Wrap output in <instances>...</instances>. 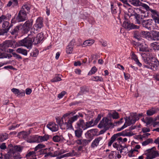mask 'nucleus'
Masks as SVG:
<instances>
[{
  "label": "nucleus",
  "mask_w": 159,
  "mask_h": 159,
  "mask_svg": "<svg viewBox=\"0 0 159 159\" xmlns=\"http://www.w3.org/2000/svg\"><path fill=\"white\" fill-rule=\"evenodd\" d=\"M150 11L151 12V16L152 19L159 16V13L156 10L151 9Z\"/></svg>",
  "instance_id": "33"
},
{
  "label": "nucleus",
  "mask_w": 159,
  "mask_h": 159,
  "mask_svg": "<svg viewBox=\"0 0 159 159\" xmlns=\"http://www.w3.org/2000/svg\"><path fill=\"white\" fill-rule=\"evenodd\" d=\"M14 152L10 151L4 155V159H13L14 157Z\"/></svg>",
  "instance_id": "25"
},
{
  "label": "nucleus",
  "mask_w": 159,
  "mask_h": 159,
  "mask_svg": "<svg viewBox=\"0 0 159 159\" xmlns=\"http://www.w3.org/2000/svg\"><path fill=\"white\" fill-rule=\"evenodd\" d=\"M94 43L93 40H87L84 41L82 44L83 47L92 45Z\"/></svg>",
  "instance_id": "36"
},
{
  "label": "nucleus",
  "mask_w": 159,
  "mask_h": 159,
  "mask_svg": "<svg viewBox=\"0 0 159 159\" xmlns=\"http://www.w3.org/2000/svg\"><path fill=\"white\" fill-rule=\"evenodd\" d=\"M149 65L151 68L153 70H156L159 67V62L156 58H153L152 61H149Z\"/></svg>",
  "instance_id": "14"
},
{
  "label": "nucleus",
  "mask_w": 159,
  "mask_h": 159,
  "mask_svg": "<svg viewBox=\"0 0 159 159\" xmlns=\"http://www.w3.org/2000/svg\"><path fill=\"white\" fill-rule=\"evenodd\" d=\"M37 37L38 39H39V41L41 42V41H42L43 39V33H40L38 34L37 35Z\"/></svg>",
  "instance_id": "50"
},
{
  "label": "nucleus",
  "mask_w": 159,
  "mask_h": 159,
  "mask_svg": "<svg viewBox=\"0 0 159 159\" xmlns=\"http://www.w3.org/2000/svg\"><path fill=\"white\" fill-rule=\"evenodd\" d=\"M151 34L150 35L148 34V39L155 41H159V31L153 30L151 31Z\"/></svg>",
  "instance_id": "11"
},
{
  "label": "nucleus",
  "mask_w": 159,
  "mask_h": 159,
  "mask_svg": "<svg viewBox=\"0 0 159 159\" xmlns=\"http://www.w3.org/2000/svg\"><path fill=\"white\" fill-rule=\"evenodd\" d=\"M152 22L153 20L151 19L144 20L142 21L141 24L143 27L148 30H151Z\"/></svg>",
  "instance_id": "16"
},
{
  "label": "nucleus",
  "mask_w": 159,
  "mask_h": 159,
  "mask_svg": "<svg viewBox=\"0 0 159 159\" xmlns=\"http://www.w3.org/2000/svg\"><path fill=\"white\" fill-rule=\"evenodd\" d=\"M11 90L12 92L17 95L20 92V90L18 89L15 88L12 89Z\"/></svg>",
  "instance_id": "61"
},
{
  "label": "nucleus",
  "mask_w": 159,
  "mask_h": 159,
  "mask_svg": "<svg viewBox=\"0 0 159 159\" xmlns=\"http://www.w3.org/2000/svg\"><path fill=\"white\" fill-rule=\"evenodd\" d=\"M43 26V19L39 17L37 19L36 23L34 25L33 27L34 28H36L37 30L38 29H41Z\"/></svg>",
  "instance_id": "18"
},
{
  "label": "nucleus",
  "mask_w": 159,
  "mask_h": 159,
  "mask_svg": "<svg viewBox=\"0 0 159 159\" xmlns=\"http://www.w3.org/2000/svg\"><path fill=\"white\" fill-rule=\"evenodd\" d=\"M61 75L60 74L58 75L57 76H56L54 78L51 80V81L52 82H57L60 81L61 80Z\"/></svg>",
  "instance_id": "41"
},
{
  "label": "nucleus",
  "mask_w": 159,
  "mask_h": 159,
  "mask_svg": "<svg viewBox=\"0 0 159 159\" xmlns=\"http://www.w3.org/2000/svg\"><path fill=\"white\" fill-rule=\"evenodd\" d=\"M35 151L30 152L26 155V157L28 159H36Z\"/></svg>",
  "instance_id": "23"
},
{
  "label": "nucleus",
  "mask_w": 159,
  "mask_h": 159,
  "mask_svg": "<svg viewBox=\"0 0 159 159\" xmlns=\"http://www.w3.org/2000/svg\"><path fill=\"white\" fill-rule=\"evenodd\" d=\"M154 148H155L154 147L147 150L145 152V154L147 157L145 159H152L158 156V152L153 149Z\"/></svg>",
  "instance_id": "3"
},
{
  "label": "nucleus",
  "mask_w": 159,
  "mask_h": 159,
  "mask_svg": "<svg viewBox=\"0 0 159 159\" xmlns=\"http://www.w3.org/2000/svg\"><path fill=\"white\" fill-rule=\"evenodd\" d=\"M49 138V136L48 135L45 134L43 136H40V142L43 141H47Z\"/></svg>",
  "instance_id": "37"
},
{
  "label": "nucleus",
  "mask_w": 159,
  "mask_h": 159,
  "mask_svg": "<svg viewBox=\"0 0 159 159\" xmlns=\"http://www.w3.org/2000/svg\"><path fill=\"white\" fill-rule=\"evenodd\" d=\"M142 6L144 7L147 11H150L151 8H150L146 4L143 3L142 5Z\"/></svg>",
  "instance_id": "60"
},
{
  "label": "nucleus",
  "mask_w": 159,
  "mask_h": 159,
  "mask_svg": "<svg viewBox=\"0 0 159 159\" xmlns=\"http://www.w3.org/2000/svg\"><path fill=\"white\" fill-rule=\"evenodd\" d=\"M16 46L18 47L24 46L29 48L32 46V40L30 38L28 37L25 38L16 43Z\"/></svg>",
  "instance_id": "2"
},
{
  "label": "nucleus",
  "mask_w": 159,
  "mask_h": 159,
  "mask_svg": "<svg viewBox=\"0 0 159 159\" xmlns=\"http://www.w3.org/2000/svg\"><path fill=\"white\" fill-rule=\"evenodd\" d=\"M14 149L16 151L19 152H21L22 150L21 147L18 146H15Z\"/></svg>",
  "instance_id": "63"
},
{
  "label": "nucleus",
  "mask_w": 159,
  "mask_h": 159,
  "mask_svg": "<svg viewBox=\"0 0 159 159\" xmlns=\"http://www.w3.org/2000/svg\"><path fill=\"white\" fill-rule=\"evenodd\" d=\"M153 142V140L151 139H148L146 141H145L143 142L142 143V145L143 146H145L149 144L150 143H152Z\"/></svg>",
  "instance_id": "44"
},
{
  "label": "nucleus",
  "mask_w": 159,
  "mask_h": 159,
  "mask_svg": "<svg viewBox=\"0 0 159 159\" xmlns=\"http://www.w3.org/2000/svg\"><path fill=\"white\" fill-rule=\"evenodd\" d=\"M21 25H20L16 26L15 28L11 31L10 33L12 35L15 36L16 37L18 35V34L19 32L20 28L21 27Z\"/></svg>",
  "instance_id": "22"
},
{
  "label": "nucleus",
  "mask_w": 159,
  "mask_h": 159,
  "mask_svg": "<svg viewBox=\"0 0 159 159\" xmlns=\"http://www.w3.org/2000/svg\"><path fill=\"white\" fill-rule=\"evenodd\" d=\"M156 113V111L155 110H148L147 114L148 116H151Z\"/></svg>",
  "instance_id": "48"
},
{
  "label": "nucleus",
  "mask_w": 159,
  "mask_h": 159,
  "mask_svg": "<svg viewBox=\"0 0 159 159\" xmlns=\"http://www.w3.org/2000/svg\"><path fill=\"white\" fill-rule=\"evenodd\" d=\"M94 81H103V79L101 77L98 76H96L94 77Z\"/></svg>",
  "instance_id": "55"
},
{
  "label": "nucleus",
  "mask_w": 159,
  "mask_h": 159,
  "mask_svg": "<svg viewBox=\"0 0 159 159\" xmlns=\"http://www.w3.org/2000/svg\"><path fill=\"white\" fill-rule=\"evenodd\" d=\"M91 141V139H83L82 140V145L84 146H85L88 144Z\"/></svg>",
  "instance_id": "45"
},
{
  "label": "nucleus",
  "mask_w": 159,
  "mask_h": 159,
  "mask_svg": "<svg viewBox=\"0 0 159 159\" xmlns=\"http://www.w3.org/2000/svg\"><path fill=\"white\" fill-rule=\"evenodd\" d=\"M27 14L20 10L16 18L17 21L18 22H20L26 20L27 19Z\"/></svg>",
  "instance_id": "12"
},
{
  "label": "nucleus",
  "mask_w": 159,
  "mask_h": 159,
  "mask_svg": "<svg viewBox=\"0 0 159 159\" xmlns=\"http://www.w3.org/2000/svg\"><path fill=\"white\" fill-rule=\"evenodd\" d=\"M136 13L135 11L132 8H129L128 10L127 15L129 17L133 16H134Z\"/></svg>",
  "instance_id": "38"
},
{
  "label": "nucleus",
  "mask_w": 159,
  "mask_h": 159,
  "mask_svg": "<svg viewBox=\"0 0 159 159\" xmlns=\"http://www.w3.org/2000/svg\"><path fill=\"white\" fill-rule=\"evenodd\" d=\"M45 147V145H43L42 143H39L35 147L34 150L35 151H37L39 149Z\"/></svg>",
  "instance_id": "51"
},
{
  "label": "nucleus",
  "mask_w": 159,
  "mask_h": 159,
  "mask_svg": "<svg viewBox=\"0 0 159 159\" xmlns=\"http://www.w3.org/2000/svg\"><path fill=\"white\" fill-rule=\"evenodd\" d=\"M93 121V120H91L90 121L86 122L85 123V128L86 129L89 127L94 125Z\"/></svg>",
  "instance_id": "43"
},
{
  "label": "nucleus",
  "mask_w": 159,
  "mask_h": 159,
  "mask_svg": "<svg viewBox=\"0 0 159 159\" xmlns=\"http://www.w3.org/2000/svg\"><path fill=\"white\" fill-rule=\"evenodd\" d=\"M111 124L112 123L109 122V121L107 118H103L98 125V127L100 128H104L108 129Z\"/></svg>",
  "instance_id": "4"
},
{
  "label": "nucleus",
  "mask_w": 159,
  "mask_h": 159,
  "mask_svg": "<svg viewBox=\"0 0 159 159\" xmlns=\"http://www.w3.org/2000/svg\"><path fill=\"white\" fill-rule=\"evenodd\" d=\"M97 70V69L95 66L93 67L91 70L89 72L88 75H91L94 74Z\"/></svg>",
  "instance_id": "47"
},
{
  "label": "nucleus",
  "mask_w": 159,
  "mask_h": 159,
  "mask_svg": "<svg viewBox=\"0 0 159 159\" xmlns=\"http://www.w3.org/2000/svg\"><path fill=\"white\" fill-rule=\"evenodd\" d=\"M75 43V40L74 39H72L70 43L68 46H71L72 47H73H73Z\"/></svg>",
  "instance_id": "62"
},
{
  "label": "nucleus",
  "mask_w": 159,
  "mask_h": 159,
  "mask_svg": "<svg viewBox=\"0 0 159 159\" xmlns=\"http://www.w3.org/2000/svg\"><path fill=\"white\" fill-rule=\"evenodd\" d=\"M134 16L136 19L135 21L137 24H142V21L144 20L143 18V16H140L137 13H136Z\"/></svg>",
  "instance_id": "26"
},
{
  "label": "nucleus",
  "mask_w": 159,
  "mask_h": 159,
  "mask_svg": "<svg viewBox=\"0 0 159 159\" xmlns=\"http://www.w3.org/2000/svg\"><path fill=\"white\" fill-rule=\"evenodd\" d=\"M151 46L155 50H159V43L155 42L152 43L151 44Z\"/></svg>",
  "instance_id": "39"
},
{
  "label": "nucleus",
  "mask_w": 159,
  "mask_h": 159,
  "mask_svg": "<svg viewBox=\"0 0 159 159\" xmlns=\"http://www.w3.org/2000/svg\"><path fill=\"white\" fill-rule=\"evenodd\" d=\"M101 118V116L99 114L98 115L97 118L94 121H93V125H96L98 123L99 120Z\"/></svg>",
  "instance_id": "53"
},
{
  "label": "nucleus",
  "mask_w": 159,
  "mask_h": 159,
  "mask_svg": "<svg viewBox=\"0 0 159 159\" xmlns=\"http://www.w3.org/2000/svg\"><path fill=\"white\" fill-rule=\"evenodd\" d=\"M98 130L94 129L88 130L85 133V136L86 138L91 139L92 140L94 136L98 135Z\"/></svg>",
  "instance_id": "7"
},
{
  "label": "nucleus",
  "mask_w": 159,
  "mask_h": 159,
  "mask_svg": "<svg viewBox=\"0 0 159 159\" xmlns=\"http://www.w3.org/2000/svg\"><path fill=\"white\" fill-rule=\"evenodd\" d=\"M33 20L32 19L26 21L22 26L21 29L25 33H27L32 28Z\"/></svg>",
  "instance_id": "5"
},
{
  "label": "nucleus",
  "mask_w": 159,
  "mask_h": 159,
  "mask_svg": "<svg viewBox=\"0 0 159 159\" xmlns=\"http://www.w3.org/2000/svg\"><path fill=\"white\" fill-rule=\"evenodd\" d=\"M122 26L125 29L129 30H131V23L124 21L123 24Z\"/></svg>",
  "instance_id": "35"
},
{
  "label": "nucleus",
  "mask_w": 159,
  "mask_h": 159,
  "mask_svg": "<svg viewBox=\"0 0 159 159\" xmlns=\"http://www.w3.org/2000/svg\"><path fill=\"white\" fill-rule=\"evenodd\" d=\"M141 56L142 57L143 59V61L146 64H149V61H152L153 58H155L152 57L151 54L147 53H142Z\"/></svg>",
  "instance_id": "8"
},
{
  "label": "nucleus",
  "mask_w": 159,
  "mask_h": 159,
  "mask_svg": "<svg viewBox=\"0 0 159 159\" xmlns=\"http://www.w3.org/2000/svg\"><path fill=\"white\" fill-rule=\"evenodd\" d=\"M33 129L32 128H30V129L29 131H23L18 133L17 136L18 137L20 138L21 137L24 139L26 140L27 141V139H30V138H28V136L29 134L32 132Z\"/></svg>",
  "instance_id": "10"
},
{
  "label": "nucleus",
  "mask_w": 159,
  "mask_h": 159,
  "mask_svg": "<svg viewBox=\"0 0 159 159\" xmlns=\"http://www.w3.org/2000/svg\"><path fill=\"white\" fill-rule=\"evenodd\" d=\"M89 92V89L87 87L84 86L81 87L80 88V91L78 94V95H82Z\"/></svg>",
  "instance_id": "32"
},
{
  "label": "nucleus",
  "mask_w": 159,
  "mask_h": 159,
  "mask_svg": "<svg viewBox=\"0 0 159 159\" xmlns=\"http://www.w3.org/2000/svg\"><path fill=\"white\" fill-rule=\"evenodd\" d=\"M73 47L70 46L68 45L66 48V52L67 54H70L72 53L73 51Z\"/></svg>",
  "instance_id": "42"
},
{
  "label": "nucleus",
  "mask_w": 159,
  "mask_h": 159,
  "mask_svg": "<svg viewBox=\"0 0 159 159\" xmlns=\"http://www.w3.org/2000/svg\"><path fill=\"white\" fill-rule=\"evenodd\" d=\"M112 117L114 119H117L119 118L118 114L116 112H114L112 114Z\"/></svg>",
  "instance_id": "57"
},
{
  "label": "nucleus",
  "mask_w": 159,
  "mask_h": 159,
  "mask_svg": "<svg viewBox=\"0 0 159 159\" xmlns=\"http://www.w3.org/2000/svg\"><path fill=\"white\" fill-rule=\"evenodd\" d=\"M8 138V136L7 134H1L0 135V141L2 142L4 140H6Z\"/></svg>",
  "instance_id": "49"
},
{
  "label": "nucleus",
  "mask_w": 159,
  "mask_h": 159,
  "mask_svg": "<svg viewBox=\"0 0 159 159\" xmlns=\"http://www.w3.org/2000/svg\"><path fill=\"white\" fill-rule=\"evenodd\" d=\"M102 139V138L99 137L96 138L92 142L91 147L92 148H94L95 147H97L99 144L100 141Z\"/></svg>",
  "instance_id": "24"
},
{
  "label": "nucleus",
  "mask_w": 159,
  "mask_h": 159,
  "mask_svg": "<svg viewBox=\"0 0 159 159\" xmlns=\"http://www.w3.org/2000/svg\"><path fill=\"white\" fill-rule=\"evenodd\" d=\"M12 54L14 57L16 58V59L21 60L22 59V57L19 55L16 54L15 52L12 53Z\"/></svg>",
  "instance_id": "52"
},
{
  "label": "nucleus",
  "mask_w": 159,
  "mask_h": 159,
  "mask_svg": "<svg viewBox=\"0 0 159 159\" xmlns=\"http://www.w3.org/2000/svg\"><path fill=\"white\" fill-rule=\"evenodd\" d=\"M129 2L131 4L136 7L141 6L142 4L139 0H129Z\"/></svg>",
  "instance_id": "29"
},
{
  "label": "nucleus",
  "mask_w": 159,
  "mask_h": 159,
  "mask_svg": "<svg viewBox=\"0 0 159 159\" xmlns=\"http://www.w3.org/2000/svg\"><path fill=\"white\" fill-rule=\"evenodd\" d=\"M16 52L20 54H21L24 55L26 56L27 54V51L25 49L21 48H18L16 49Z\"/></svg>",
  "instance_id": "31"
},
{
  "label": "nucleus",
  "mask_w": 159,
  "mask_h": 159,
  "mask_svg": "<svg viewBox=\"0 0 159 159\" xmlns=\"http://www.w3.org/2000/svg\"><path fill=\"white\" fill-rule=\"evenodd\" d=\"M66 93L65 91H63L61 93L59 94L58 95V97L60 99L62 98L66 94Z\"/></svg>",
  "instance_id": "58"
},
{
  "label": "nucleus",
  "mask_w": 159,
  "mask_h": 159,
  "mask_svg": "<svg viewBox=\"0 0 159 159\" xmlns=\"http://www.w3.org/2000/svg\"><path fill=\"white\" fill-rule=\"evenodd\" d=\"M39 40V39H38L37 37L36 36V37L34 38L32 43L35 45L38 44L40 43V42Z\"/></svg>",
  "instance_id": "54"
},
{
  "label": "nucleus",
  "mask_w": 159,
  "mask_h": 159,
  "mask_svg": "<svg viewBox=\"0 0 159 159\" xmlns=\"http://www.w3.org/2000/svg\"><path fill=\"white\" fill-rule=\"evenodd\" d=\"M83 132V130L81 129L78 128L75 131V136L78 138H81L82 137Z\"/></svg>",
  "instance_id": "27"
},
{
  "label": "nucleus",
  "mask_w": 159,
  "mask_h": 159,
  "mask_svg": "<svg viewBox=\"0 0 159 159\" xmlns=\"http://www.w3.org/2000/svg\"><path fill=\"white\" fill-rule=\"evenodd\" d=\"M126 132L123 131L121 132L118 133L114 134L111 138L110 141L109 142L108 145L109 146H111L113 142L116 139L117 137L121 136H126Z\"/></svg>",
  "instance_id": "9"
},
{
  "label": "nucleus",
  "mask_w": 159,
  "mask_h": 159,
  "mask_svg": "<svg viewBox=\"0 0 159 159\" xmlns=\"http://www.w3.org/2000/svg\"><path fill=\"white\" fill-rule=\"evenodd\" d=\"M11 23L10 25L9 23L7 21H5L3 22L2 27L4 29L3 30L4 33H7L9 29L13 25L12 23H14L13 19L11 20Z\"/></svg>",
  "instance_id": "13"
},
{
  "label": "nucleus",
  "mask_w": 159,
  "mask_h": 159,
  "mask_svg": "<svg viewBox=\"0 0 159 159\" xmlns=\"http://www.w3.org/2000/svg\"><path fill=\"white\" fill-rule=\"evenodd\" d=\"M111 9L112 13L114 14L116 13V9L115 8L114 9L113 3L112 2L111 3Z\"/></svg>",
  "instance_id": "56"
},
{
  "label": "nucleus",
  "mask_w": 159,
  "mask_h": 159,
  "mask_svg": "<svg viewBox=\"0 0 159 159\" xmlns=\"http://www.w3.org/2000/svg\"><path fill=\"white\" fill-rule=\"evenodd\" d=\"M76 125L78 128L83 129V130L86 129L85 123L84 120L82 119H80L76 123Z\"/></svg>",
  "instance_id": "21"
},
{
  "label": "nucleus",
  "mask_w": 159,
  "mask_h": 159,
  "mask_svg": "<svg viewBox=\"0 0 159 159\" xmlns=\"http://www.w3.org/2000/svg\"><path fill=\"white\" fill-rule=\"evenodd\" d=\"M4 42L7 49L9 47L15 48L17 47L16 46V43H17V42H16L15 40H6Z\"/></svg>",
  "instance_id": "15"
},
{
  "label": "nucleus",
  "mask_w": 159,
  "mask_h": 159,
  "mask_svg": "<svg viewBox=\"0 0 159 159\" xmlns=\"http://www.w3.org/2000/svg\"><path fill=\"white\" fill-rule=\"evenodd\" d=\"M7 20V17L5 15H2L0 17V24L3 21Z\"/></svg>",
  "instance_id": "59"
},
{
  "label": "nucleus",
  "mask_w": 159,
  "mask_h": 159,
  "mask_svg": "<svg viewBox=\"0 0 159 159\" xmlns=\"http://www.w3.org/2000/svg\"><path fill=\"white\" fill-rule=\"evenodd\" d=\"M147 46L146 45H141L139 47V51L140 52H146L147 51Z\"/></svg>",
  "instance_id": "40"
},
{
  "label": "nucleus",
  "mask_w": 159,
  "mask_h": 159,
  "mask_svg": "<svg viewBox=\"0 0 159 159\" xmlns=\"http://www.w3.org/2000/svg\"><path fill=\"white\" fill-rule=\"evenodd\" d=\"M75 114L73 112L68 111L61 118L56 117V122L61 128L71 129L73 128L72 123L77 120L80 117H83L82 113H79L78 115H74Z\"/></svg>",
  "instance_id": "1"
},
{
  "label": "nucleus",
  "mask_w": 159,
  "mask_h": 159,
  "mask_svg": "<svg viewBox=\"0 0 159 159\" xmlns=\"http://www.w3.org/2000/svg\"><path fill=\"white\" fill-rule=\"evenodd\" d=\"M74 152V151L73 150L71 152H69L65 154L61 155L62 154L66 152V151H65L63 150H61L60 152H59L57 155L58 156L57 157V158L59 159H61L66 157L73 156L75 155Z\"/></svg>",
  "instance_id": "17"
},
{
  "label": "nucleus",
  "mask_w": 159,
  "mask_h": 159,
  "mask_svg": "<svg viewBox=\"0 0 159 159\" xmlns=\"http://www.w3.org/2000/svg\"><path fill=\"white\" fill-rule=\"evenodd\" d=\"M30 9V5L25 4L22 6L20 11L27 14L29 12Z\"/></svg>",
  "instance_id": "28"
},
{
  "label": "nucleus",
  "mask_w": 159,
  "mask_h": 159,
  "mask_svg": "<svg viewBox=\"0 0 159 159\" xmlns=\"http://www.w3.org/2000/svg\"><path fill=\"white\" fill-rule=\"evenodd\" d=\"M149 32L147 31H134V37L137 39L138 41H140L142 39V37L144 36L147 37V34Z\"/></svg>",
  "instance_id": "6"
},
{
  "label": "nucleus",
  "mask_w": 159,
  "mask_h": 159,
  "mask_svg": "<svg viewBox=\"0 0 159 159\" xmlns=\"http://www.w3.org/2000/svg\"><path fill=\"white\" fill-rule=\"evenodd\" d=\"M5 45L4 42L2 44H0V50L3 52H6L7 48Z\"/></svg>",
  "instance_id": "46"
},
{
  "label": "nucleus",
  "mask_w": 159,
  "mask_h": 159,
  "mask_svg": "<svg viewBox=\"0 0 159 159\" xmlns=\"http://www.w3.org/2000/svg\"><path fill=\"white\" fill-rule=\"evenodd\" d=\"M27 142L28 143L37 142L40 143V136L38 135H35L32 136H30V139H27Z\"/></svg>",
  "instance_id": "20"
},
{
  "label": "nucleus",
  "mask_w": 159,
  "mask_h": 159,
  "mask_svg": "<svg viewBox=\"0 0 159 159\" xmlns=\"http://www.w3.org/2000/svg\"><path fill=\"white\" fill-rule=\"evenodd\" d=\"M64 139V138L62 135H56L54 136L52 138L53 140L55 142H61Z\"/></svg>",
  "instance_id": "30"
},
{
  "label": "nucleus",
  "mask_w": 159,
  "mask_h": 159,
  "mask_svg": "<svg viewBox=\"0 0 159 159\" xmlns=\"http://www.w3.org/2000/svg\"><path fill=\"white\" fill-rule=\"evenodd\" d=\"M132 58L135 61L136 64L139 66L141 67L142 65V64L139 62L138 60L137 56L134 54H132Z\"/></svg>",
  "instance_id": "34"
},
{
  "label": "nucleus",
  "mask_w": 159,
  "mask_h": 159,
  "mask_svg": "<svg viewBox=\"0 0 159 159\" xmlns=\"http://www.w3.org/2000/svg\"><path fill=\"white\" fill-rule=\"evenodd\" d=\"M47 127L52 131H56L58 129V126L54 123H49L47 125Z\"/></svg>",
  "instance_id": "19"
},
{
  "label": "nucleus",
  "mask_w": 159,
  "mask_h": 159,
  "mask_svg": "<svg viewBox=\"0 0 159 159\" xmlns=\"http://www.w3.org/2000/svg\"><path fill=\"white\" fill-rule=\"evenodd\" d=\"M155 23L159 24V15L153 19Z\"/></svg>",
  "instance_id": "64"
}]
</instances>
